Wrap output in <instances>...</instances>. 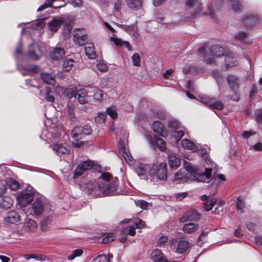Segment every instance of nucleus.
<instances>
[{
	"label": "nucleus",
	"instance_id": "nucleus-1",
	"mask_svg": "<svg viewBox=\"0 0 262 262\" xmlns=\"http://www.w3.org/2000/svg\"><path fill=\"white\" fill-rule=\"evenodd\" d=\"M116 180H114L108 172L101 174L98 182L90 181L86 183L85 189L94 195H105L115 194L117 190Z\"/></svg>",
	"mask_w": 262,
	"mask_h": 262
},
{
	"label": "nucleus",
	"instance_id": "nucleus-2",
	"mask_svg": "<svg viewBox=\"0 0 262 262\" xmlns=\"http://www.w3.org/2000/svg\"><path fill=\"white\" fill-rule=\"evenodd\" d=\"M184 166L189 173L186 174L188 180H196L198 182H205L208 181L211 177L212 167L206 168L204 172L198 173L196 172V168L191 163L187 162H184Z\"/></svg>",
	"mask_w": 262,
	"mask_h": 262
},
{
	"label": "nucleus",
	"instance_id": "nucleus-3",
	"mask_svg": "<svg viewBox=\"0 0 262 262\" xmlns=\"http://www.w3.org/2000/svg\"><path fill=\"white\" fill-rule=\"evenodd\" d=\"M199 55L203 57V60L207 63H212L215 58L224 54L223 49L219 45H214L211 47L205 46L199 49Z\"/></svg>",
	"mask_w": 262,
	"mask_h": 262
},
{
	"label": "nucleus",
	"instance_id": "nucleus-4",
	"mask_svg": "<svg viewBox=\"0 0 262 262\" xmlns=\"http://www.w3.org/2000/svg\"><path fill=\"white\" fill-rule=\"evenodd\" d=\"M92 133V129L91 126L88 125L75 127L71 133V137L73 139L72 141L73 145L76 147H80L83 145L84 142L79 140L91 134Z\"/></svg>",
	"mask_w": 262,
	"mask_h": 262
},
{
	"label": "nucleus",
	"instance_id": "nucleus-5",
	"mask_svg": "<svg viewBox=\"0 0 262 262\" xmlns=\"http://www.w3.org/2000/svg\"><path fill=\"white\" fill-rule=\"evenodd\" d=\"M149 176L153 179L165 180L167 178V165L165 162L154 164L149 170Z\"/></svg>",
	"mask_w": 262,
	"mask_h": 262
},
{
	"label": "nucleus",
	"instance_id": "nucleus-6",
	"mask_svg": "<svg viewBox=\"0 0 262 262\" xmlns=\"http://www.w3.org/2000/svg\"><path fill=\"white\" fill-rule=\"evenodd\" d=\"M34 192L31 187H28L26 190H23L18 192L17 195V200L18 205L21 207H26L33 200Z\"/></svg>",
	"mask_w": 262,
	"mask_h": 262
},
{
	"label": "nucleus",
	"instance_id": "nucleus-7",
	"mask_svg": "<svg viewBox=\"0 0 262 262\" xmlns=\"http://www.w3.org/2000/svg\"><path fill=\"white\" fill-rule=\"evenodd\" d=\"M94 165L93 162L90 160L83 161L78 165L75 170L73 178L76 179L80 176L84 171L91 169Z\"/></svg>",
	"mask_w": 262,
	"mask_h": 262
},
{
	"label": "nucleus",
	"instance_id": "nucleus-8",
	"mask_svg": "<svg viewBox=\"0 0 262 262\" xmlns=\"http://www.w3.org/2000/svg\"><path fill=\"white\" fill-rule=\"evenodd\" d=\"M186 6L188 7L192 8V15L193 16L196 17L201 14L202 10V3L200 0H185Z\"/></svg>",
	"mask_w": 262,
	"mask_h": 262
},
{
	"label": "nucleus",
	"instance_id": "nucleus-9",
	"mask_svg": "<svg viewBox=\"0 0 262 262\" xmlns=\"http://www.w3.org/2000/svg\"><path fill=\"white\" fill-rule=\"evenodd\" d=\"M150 167L149 165L139 163L135 165V171L141 179H147V176H149V170Z\"/></svg>",
	"mask_w": 262,
	"mask_h": 262
},
{
	"label": "nucleus",
	"instance_id": "nucleus-10",
	"mask_svg": "<svg viewBox=\"0 0 262 262\" xmlns=\"http://www.w3.org/2000/svg\"><path fill=\"white\" fill-rule=\"evenodd\" d=\"M145 223L139 219H136L134 222V225L127 226L123 231L124 234H127L131 236H134L136 234L135 228L141 229L144 227Z\"/></svg>",
	"mask_w": 262,
	"mask_h": 262
},
{
	"label": "nucleus",
	"instance_id": "nucleus-11",
	"mask_svg": "<svg viewBox=\"0 0 262 262\" xmlns=\"http://www.w3.org/2000/svg\"><path fill=\"white\" fill-rule=\"evenodd\" d=\"M31 209L35 216L40 215L45 209L44 203L40 199H36L32 205Z\"/></svg>",
	"mask_w": 262,
	"mask_h": 262
},
{
	"label": "nucleus",
	"instance_id": "nucleus-12",
	"mask_svg": "<svg viewBox=\"0 0 262 262\" xmlns=\"http://www.w3.org/2000/svg\"><path fill=\"white\" fill-rule=\"evenodd\" d=\"M64 19L61 17H54L48 23V27L53 33L56 32L63 24Z\"/></svg>",
	"mask_w": 262,
	"mask_h": 262
},
{
	"label": "nucleus",
	"instance_id": "nucleus-13",
	"mask_svg": "<svg viewBox=\"0 0 262 262\" xmlns=\"http://www.w3.org/2000/svg\"><path fill=\"white\" fill-rule=\"evenodd\" d=\"M146 138L148 142L153 146H155L156 144L161 150L163 151L165 150L166 144L165 141L161 138L155 136L154 139L152 136L150 135H147Z\"/></svg>",
	"mask_w": 262,
	"mask_h": 262
},
{
	"label": "nucleus",
	"instance_id": "nucleus-14",
	"mask_svg": "<svg viewBox=\"0 0 262 262\" xmlns=\"http://www.w3.org/2000/svg\"><path fill=\"white\" fill-rule=\"evenodd\" d=\"M150 257L154 262H170L167 260L161 250L156 249L150 254Z\"/></svg>",
	"mask_w": 262,
	"mask_h": 262
},
{
	"label": "nucleus",
	"instance_id": "nucleus-15",
	"mask_svg": "<svg viewBox=\"0 0 262 262\" xmlns=\"http://www.w3.org/2000/svg\"><path fill=\"white\" fill-rule=\"evenodd\" d=\"M202 101L204 104L210 106L211 108L221 110L223 107V103L220 101H216L209 98L208 97H204L202 98Z\"/></svg>",
	"mask_w": 262,
	"mask_h": 262
},
{
	"label": "nucleus",
	"instance_id": "nucleus-16",
	"mask_svg": "<svg viewBox=\"0 0 262 262\" xmlns=\"http://www.w3.org/2000/svg\"><path fill=\"white\" fill-rule=\"evenodd\" d=\"M70 149V146L67 143L57 144L53 147V149L59 155L69 153Z\"/></svg>",
	"mask_w": 262,
	"mask_h": 262
},
{
	"label": "nucleus",
	"instance_id": "nucleus-17",
	"mask_svg": "<svg viewBox=\"0 0 262 262\" xmlns=\"http://www.w3.org/2000/svg\"><path fill=\"white\" fill-rule=\"evenodd\" d=\"M4 221L8 224H15L19 220V215L14 211H9L4 217Z\"/></svg>",
	"mask_w": 262,
	"mask_h": 262
},
{
	"label": "nucleus",
	"instance_id": "nucleus-18",
	"mask_svg": "<svg viewBox=\"0 0 262 262\" xmlns=\"http://www.w3.org/2000/svg\"><path fill=\"white\" fill-rule=\"evenodd\" d=\"M65 55V51L63 48L57 47L54 48L50 53L51 58L54 60L62 59Z\"/></svg>",
	"mask_w": 262,
	"mask_h": 262
},
{
	"label": "nucleus",
	"instance_id": "nucleus-19",
	"mask_svg": "<svg viewBox=\"0 0 262 262\" xmlns=\"http://www.w3.org/2000/svg\"><path fill=\"white\" fill-rule=\"evenodd\" d=\"M190 246L188 241L185 240H181L177 244L176 249H174L175 253L178 254H183L185 253Z\"/></svg>",
	"mask_w": 262,
	"mask_h": 262
},
{
	"label": "nucleus",
	"instance_id": "nucleus-20",
	"mask_svg": "<svg viewBox=\"0 0 262 262\" xmlns=\"http://www.w3.org/2000/svg\"><path fill=\"white\" fill-rule=\"evenodd\" d=\"M39 49L37 45L31 43L29 46V50L27 53L28 57L33 60H37L39 59V56L37 55V52Z\"/></svg>",
	"mask_w": 262,
	"mask_h": 262
},
{
	"label": "nucleus",
	"instance_id": "nucleus-21",
	"mask_svg": "<svg viewBox=\"0 0 262 262\" xmlns=\"http://www.w3.org/2000/svg\"><path fill=\"white\" fill-rule=\"evenodd\" d=\"M168 163L171 169H176L181 164L179 157L174 153H170L168 155Z\"/></svg>",
	"mask_w": 262,
	"mask_h": 262
},
{
	"label": "nucleus",
	"instance_id": "nucleus-22",
	"mask_svg": "<svg viewBox=\"0 0 262 262\" xmlns=\"http://www.w3.org/2000/svg\"><path fill=\"white\" fill-rule=\"evenodd\" d=\"M153 131L159 136L164 137L166 131L163 124L159 121L154 122L152 126Z\"/></svg>",
	"mask_w": 262,
	"mask_h": 262
},
{
	"label": "nucleus",
	"instance_id": "nucleus-23",
	"mask_svg": "<svg viewBox=\"0 0 262 262\" xmlns=\"http://www.w3.org/2000/svg\"><path fill=\"white\" fill-rule=\"evenodd\" d=\"M228 6L229 9L235 13H239L241 11L242 2L239 0H229Z\"/></svg>",
	"mask_w": 262,
	"mask_h": 262
},
{
	"label": "nucleus",
	"instance_id": "nucleus-24",
	"mask_svg": "<svg viewBox=\"0 0 262 262\" xmlns=\"http://www.w3.org/2000/svg\"><path fill=\"white\" fill-rule=\"evenodd\" d=\"M13 203V200L11 197L5 196L0 200V207L4 209H9L12 207Z\"/></svg>",
	"mask_w": 262,
	"mask_h": 262
},
{
	"label": "nucleus",
	"instance_id": "nucleus-25",
	"mask_svg": "<svg viewBox=\"0 0 262 262\" xmlns=\"http://www.w3.org/2000/svg\"><path fill=\"white\" fill-rule=\"evenodd\" d=\"M228 83L230 88L235 90L237 89L239 85V80L238 78L234 75H229L227 78Z\"/></svg>",
	"mask_w": 262,
	"mask_h": 262
},
{
	"label": "nucleus",
	"instance_id": "nucleus-26",
	"mask_svg": "<svg viewBox=\"0 0 262 262\" xmlns=\"http://www.w3.org/2000/svg\"><path fill=\"white\" fill-rule=\"evenodd\" d=\"M40 76L43 82L51 85L55 84L56 81L54 75L47 73H43L41 74Z\"/></svg>",
	"mask_w": 262,
	"mask_h": 262
},
{
	"label": "nucleus",
	"instance_id": "nucleus-27",
	"mask_svg": "<svg viewBox=\"0 0 262 262\" xmlns=\"http://www.w3.org/2000/svg\"><path fill=\"white\" fill-rule=\"evenodd\" d=\"M77 95L79 103L85 104L88 102V96L85 90L83 89L79 90L77 93Z\"/></svg>",
	"mask_w": 262,
	"mask_h": 262
},
{
	"label": "nucleus",
	"instance_id": "nucleus-28",
	"mask_svg": "<svg viewBox=\"0 0 262 262\" xmlns=\"http://www.w3.org/2000/svg\"><path fill=\"white\" fill-rule=\"evenodd\" d=\"M85 52L86 55L90 59H95L96 57L94 51V47L93 43H87L85 46Z\"/></svg>",
	"mask_w": 262,
	"mask_h": 262
},
{
	"label": "nucleus",
	"instance_id": "nucleus-29",
	"mask_svg": "<svg viewBox=\"0 0 262 262\" xmlns=\"http://www.w3.org/2000/svg\"><path fill=\"white\" fill-rule=\"evenodd\" d=\"M182 147L187 149L191 150L193 151H198V147L192 141L184 139L181 142Z\"/></svg>",
	"mask_w": 262,
	"mask_h": 262
},
{
	"label": "nucleus",
	"instance_id": "nucleus-30",
	"mask_svg": "<svg viewBox=\"0 0 262 262\" xmlns=\"http://www.w3.org/2000/svg\"><path fill=\"white\" fill-rule=\"evenodd\" d=\"M223 0H212L211 4V6L209 7V10L211 17L213 18V12L216 9H218L222 5Z\"/></svg>",
	"mask_w": 262,
	"mask_h": 262
},
{
	"label": "nucleus",
	"instance_id": "nucleus-31",
	"mask_svg": "<svg viewBox=\"0 0 262 262\" xmlns=\"http://www.w3.org/2000/svg\"><path fill=\"white\" fill-rule=\"evenodd\" d=\"M198 228V225L192 223L186 224L183 227L185 233H191L195 232Z\"/></svg>",
	"mask_w": 262,
	"mask_h": 262
},
{
	"label": "nucleus",
	"instance_id": "nucleus-32",
	"mask_svg": "<svg viewBox=\"0 0 262 262\" xmlns=\"http://www.w3.org/2000/svg\"><path fill=\"white\" fill-rule=\"evenodd\" d=\"M74 60L73 58H66L62 64V69L64 71L69 72L73 67Z\"/></svg>",
	"mask_w": 262,
	"mask_h": 262
},
{
	"label": "nucleus",
	"instance_id": "nucleus-33",
	"mask_svg": "<svg viewBox=\"0 0 262 262\" xmlns=\"http://www.w3.org/2000/svg\"><path fill=\"white\" fill-rule=\"evenodd\" d=\"M93 94V98L94 100L98 102H101L102 100L103 93L101 90L96 88H93L90 91Z\"/></svg>",
	"mask_w": 262,
	"mask_h": 262
},
{
	"label": "nucleus",
	"instance_id": "nucleus-34",
	"mask_svg": "<svg viewBox=\"0 0 262 262\" xmlns=\"http://www.w3.org/2000/svg\"><path fill=\"white\" fill-rule=\"evenodd\" d=\"M245 24L248 27H252L256 25L258 19L253 16H248L244 20Z\"/></svg>",
	"mask_w": 262,
	"mask_h": 262
},
{
	"label": "nucleus",
	"instance_id": "nucleus-35",
	"mask_svg": "<svg viewBox=\"0 0 262 262\" xmlns=\"http://www.w3.org/2000/svg\"><path fill=\"white\" fill-rule=\"evenodd\" d=\"M120 151L122 152V156L125 159V161L127 163H132L133 159L130 155L129 151H127L124 148H122V146L120 148Z\"/></svg>",
	"mask_w": 262,
	"mask_h": 262
},
{
	"label": "nucleus",
	"instance_id": "nucleus-36",
	"mask_svg": "<svg viewBox=\"0 0 262 262\" xmlns=\"http://www.w3.org/2000/svg\"><path fill=\"white\" fill-rule=\"evenodd\" d=\"M25 225L26 228L29 231H33L37 227L36 222L30 219L27 218L25 222Z\"/></svg>",
	"mask_w": 262,
	"mask_h": 262
},
{
	"label": "nucleus",
	"instance_id": "nucleus-37",
	"mask_svg": "<svg viewBox=\"0 0 262 262\" xmlns=\"http://www.w3.org/2000/svg\"><path fill=\"white\" fill-rule=\"evenodd\" d=\"M45 18H40L34 22L31 26V27L34 30H40L45 27V24L43 20Z\"/></svg>",
	"mask_w": 262,
	"mask_h": 262
},
{
	"label": "nucleus",
	"instance_id": "nucleus-38",
	"mask_svg": "<svg viewBox=\"0 0 262 262\" xmlns=\"http://www.w3.org/2000/svg\"><path fill=\"white\" fill-rule=\"evenodd\" d=\"M127 4L128 7L133 10H137L141 6L140 0H128Z\"/></svg>",
	"mask_w": 262,
	"mask_h": 262
},
{
	"label": "nucleus",
	"instance_id": "nucleus-39",
	"mask_svg": "<svg viewBox=\"0 0 262 262\" xmlns=\"http://www.w3.org/2000/svg\"><path fill=\"white\" fill-rule=\"evenodd\" d=\"M187 213L189 221H198L201 218V215L194 210L188 211Z\"/></svg>",
	"mask_w": 262,
	"mask_h": 262
},
{
	"label": "nucleus",
	"instance_id": "nucleus-40",
	"mask_svg": "<svg viewBox=\"0 0 262 262\" xmlns=\"http://www.w3.org/2000/svg\"><path fill=\"white\" fill-rule=\"evenodd\" d=\"M216 200L215 199H211L210 200L206 201L204 203V208L207 211L211 210L213 206L215 205Z\"/></svg>",
	"mask_w": 262,
	"mask_h": 262
},
{
	"label": "nucleus",
	"instance_id": "nucleus-41",
	"mask_svg": "<svg viewBox=\"0 0 262 262\" xmlns=\"http://www.w3.org/2000/svg\"><path fill=\"white\" fill-rule=\"evenodd\" d=\"M112 254H109L107 255L102 254L97 256L95 259V262H110V257H112Z\"/></svg>",
	"mask_w": 262,
	"mask_h": 262
},
{
	"label": "nucleus",
	"instance_id": "nucleus-42",
	"mask_svg": "<svg viewBox=\"0 0 262 262\" xmlns=\"http://www.w3.org/2000/svg\"><path fill=\"white\" fill-rule=\"evenodd\" d=\"M188 180L187 178V175H186V177H184V175L180 172H176L174 174V181L176 183H180V182H186Z\"/></svg>",
	"mask_w": 262,
	"mask_h": 262
},
{
	"label": "nucleus",
	"instance_id": "nucleus-43",
	"mask_svg": "<svg viewBox=\"0 0 262 262\" xmlns=\"http://www.w3.org/2000/svg\"><path fill=\"white\" fill-rule=\"evenodd\" d=\"M225 63L227 68H231L236 65V61L232 56H226L225 58Z\"/></svg>",
	"mask_w": 262,
	"mask_h": 262
},
{
	"label": "nucleus",
	"instance_id": "nucleus-44",
	"mask_svg": "<svg viewBox=\"0 0 262 262\" xmlns=\"http://www.w3.org/2000/svg\"><path fill=\"white\" fill-rule=\"evenodd\" d=\"M74 107L72 105H68L67 106V113L72 122H75L76 119L74 114Z\"/></svg>",
	"mask_w": 262,
	"mask_h": 262
},
{
	"label": "nucleus",
	"instance_id": "nucleus-45",
	"mask_svg": "<svg viewBox=\"0 0 262 262\" xmlns=\"http://www.w3.org/2000/svg\"><path fill=\"white\" fill-rule=\"evenodd\" d=\"M83 253L82 249H76L73 251L71 254L68 256L67 258L69 260H72L75 258L81 256Z\"/></svg>",
	"mask_w": 262,
	"mask_h": 262
},
{
	"label": "nucleus",
	"instance_id": "nucleus-46",
	"mask_svg": "<svg viewBox=\"0 0 262 262\" xmlns=\"http://www.w3.org/2000/svg\"><path fill=\"white\" fill-rule=\"evenodd\" d=\"M136 206L140 207L141 209L146 210L148 209L149 204L144 200H139L135 201Z\"/></svg>",
	"mask_w": 262,
	"mask_h": 262
},
{
	"label": "nucleus",
	"instance_id": "nucleus-47",
	"mask_svg": "<svg viewBox=\"0 0 262 262\" xmlns=\"http://www.w3.org/2000/svg\"><path fill=\"white\" fill-rule=\"evenodd\" d=\"M179 123L178 121L175 120L169 121L168 124V127L173 132L176 131L178 128H179Z\"/></svg>",
	"mask_w": 262,
	"mask_h": 262
},
{
	"label": "nucleus",
	"instance_id": "nucleus-48",
	"mask_svg": "<svg viewBox=\"0 0 262 262\" xmlns=\"http://www.w3.org/2000/svg\"><path fill=\"white\" fill-rule=\"evenodd\" d=\"M115 236L113 233H107L102 239V243L105 244L109 243L115 240Z\"/></svg>",
	"mask_w": 262,
	"mask_h": 262
},
{
	"label": "nucleus",
	"instance_id": "nucleus-49",
	"mask_svg": "<svg viewBox=\"0 0 262 262\" xmlns=\"http://www.w3.org/2000/svg\"><path fill=\"white\" fill-rule=\"evenodd\" d=\"M237 200L236 208L237 210H240L241 212H243V209L245 207V202L240 196L237 198Z\"/></svg>",
	"mask_w": 262,
	"mask_h": 262
},
{
	"label": "nucleus",
	"instance_id": "nucleus-50",
	"mask_svg": "<svg viewBox=\"0 0 262 262\" xmlns=\"http://www.w3.org/2000/svg\"><path fill=\"white\" fill-rule=\"evenodd\" d=\"M97 67L101 72H106L108 70V66L101 61L98 62Z\"/></svg>",
	"mask_w": 262,
	"mask_h": 262
},
{
	"label": "nucleus",
	"instance_id": "nucleus-51",
	"mask_svg": "<svg viewBox=\"0 0 262 262\" xmlns=\"http://www.w3.org/2000/svg\"><path fill=\"white\" fill-rule=\"evenodd\" d=\"M74 42L78 45L79 46H83L85 41L86 39V35H83L82 37H77V38H73Z\"/></svg>",
	"mask_w": 262,
	"mask_h": 262
},
{
	"label": "nucleus",
	"instance_id": "nucleus-52",
	"mask_svg": "<svg viewBox=\"0 0 262 262\" xmlns=\"http://www.w3.org/2000/svg\"><path fill=\"white\" fill-rule=\"evenodd\" d=\"M85 31L82 29H76L74 30V33L73 35L74 38L81 37L83 35H85Z\"/></svg>",
	"mask_w": 262,
	"mask_h": 262
},
{
	"label": "nucleus",
	"instance_id": "nucleus-53",
	"mask_svg": "<svg viewBox=\"0 0 262 262\" xmlns=\"http://www.w3.org/2000/svg\"><path fill=\"white\" fill-rule=\"evenodd\" d=\"M9 185L10 189L14 191H16L18 189L19 187L18 183L14 180H12L10 181Z\"/></svg>",
	"mask_w": 262,
	"mask_h": 262
},
{
	"label": "nucleus",
	"instance_id": "nucleus-54",
	"mask_svg": "<svg viewBox=\"0 0 262 262\" xmlns=\"http://www.w3.org/2000/svg\"><path fill=\"white\" fill-rule=\"evenodd\" d=\"M106 117V115L104 113H99L97 117L95 118V120L99 123H104Z\"/></svg>",
	"mask_w": 262,
	"mask_h": 262
},
{
	"label": "nucleus",
	"instance_id": "nucleus-55",
	"mask_svg": "<svg viewBox=\"0 0 262 262\" xmlns=\"http://www.w3.org/2000/svg\"><path fill=\"white\" fill-rule=\"evenodd\" d=\"M133 64L138 67L140 65V58L138 53H135L132 56Z\"/></svg>",
	"mask_w": 262,
	"mask_h": 262
},
{
	"label": "nucleus",
	"instance_id": "nucleus-56",
	"mask_svg": "<svg viewBox=\"0 0 262 262\" xmlns=\"http://www.w3.org/2000/svg\"><path fill=\"white\" fill-rule=\"evenodd\" d=\"M50 218L46 217L44 218L40 222L41 228L42 230H46L48 225L50 223Z\"/></svg>",
	"mask_w": 262,
	"mask_h": 262
},
{
	"label": "nucleus",
	"instance_id": "nucleus-57",
	"mask_svg": "<svg viewBox=\"0 0 262 262\" xmlns=\"http://www.w3.org/2000/svg\"><path fill=\"white\" fill-rule=\"evenodd\" d=\"M25 70L28 72L36 73L39 72V68L37 66L34 65L29 67L25 68Z\"/></svg>",
	"mask_w": 262,
	"mask_h": 262
},
{
	"label": "nucleus",
	"instance_id": "nucleus-58",
	"mask_svg": "<svg viewBox=\"0 0 262 262\" xmlns=\"http://www.w3.org/2000/svg\"><path fill=\"white\" fill-rule=\"evenodd\" d=\"M107 113L110 115V116L113 118L115 119L117 117V114L116 112V110L113 107H109L106 110Z\"/></svg>",
	"mask_w": 262,
	"mask_h": 262
},
{
	"label": "nucleus",
	"instance_id": "nucleus-59",
	"mask_svg": "<svg viewBox=\"0 0 262 262\" xmlns=\"http://www.w3.org/2000/svg\"><path fill=\"white\" fill-rule=\"evenodd\" d=\"M45 99L47 101L50 102H53L55 100L54 97L53 95H50L49 89L48 88H47L46 89Z\"/></svg>",
	"mask_w": 262,
	"mask_h": 262
},
{
	"label": "nucleus",
	"instance_id": "nucleus-60",
	"mask_svg": "<svg viewBox=\"0 0 262 262\" xmlns=\"http://www.w3.org/2000/svg\"><path fill=\"white\" fill-rule=\"evenodd\" d=\"M252 148L255 151H262V143L260 142L256 143L253 145Z\"/></svg>",
	"mask_w": 262,
	"mask_h": 262
},
{
	"label": "nucleus",
	"instance_id": "nucleus-61",
	"mask_svg": "<svg viewBox=\"0 0 262 262\" xmlns=\"http://www.w3.org/2000/svg\"><path fill=\"white\" fill-rule=\"evenodd\" d=\"M64 93L68 98H71L74 96V91L71 88H66Z\"/></svg>",
	"mask_w": 262,
	"mask_h": 262
},
{
	"label": "nucleus",
	"instance_id": "nucleus-62",
	"mask_svg": "<svg viewBox=\"0 0 262 262\" xmlns=\"http://www.w3.org/2000/svg\"><path fill=\"white\" fill-rule=\"evenodd\" d=\"M7 189L6 185L5 182H0V196L3 194Z\"/></svg>",
	"mask_w": 262,
	"mask_h": 262
},
{
	"label": "nucleus",
	"instance_id": "nucleus-63",
	"mask_svg": "<svg viewBox=\"0 0 262 262\" xmlns=\"http://www.w3.org/2000/svg\"><path fill=\"white\" fill-rule=\"evenodd\" d=\"M184 133L183 130L174 131L173 136L177 138L178 140H179L183 136Z\"/></svg>",
	"mask_w": 262,
	"mask_h": 262
},
{
	"label": "nucleus",
	"instance_id": "nucleus-64",
	"mask_svg": "<svg viewBox=\"0 0 262 262\" xmlns=\"http://www.w3.org/2000/svg\"><path fill=\"white\" fill-rule=\"evenodd\" d=\"M158 118L161 120H164L166 118V114L163 111L160 110L157 112Z\"/></svg>",
	"mask_w": 262,
	"mask_h": 262
}]
</instances>
